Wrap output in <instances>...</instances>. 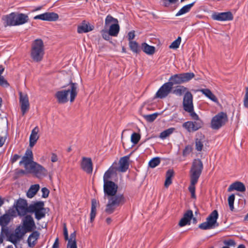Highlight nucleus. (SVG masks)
Returning <instances> with one entry per match:
<instances>
[{"label":"nucleus","instance_id":"f8f14e48","mask_svg":"<svg viewBox=\"0 0 248 248\" xmlns=\"http://www.w3.org/2000/svg\"><path fill=\"white\" fill-rule=\"evenodd\" d=\"M183 107L184 110L189 113V114L195 112L193 103V95L189 91L186 92L184 94Z\"/></svg>","mask_w":248,"mask_h":248},{"label":"nucleus","instance_id":"cd10ccee","mask_svg":"<svg viewBox=\"0 0 248 248\" xmlns=\"http://www.w3.org/2000/svg\"><path fill=\"white\" fill-rule=\"evenodd\" d=\"M128 159L129 157L128 156H125L121 158L119 161V171L125 172L127 170L129 167Z\"/></svg>","mask_w":248,"mask_h":248},{"label":"nucleus","instance_id":"de8ad7c7","mask_svg":"<svg viewBox=\"0 0 248 248\" xmlns=\"http://www.w3.org/2000/svg\"><path fill=\"white\" fill-rule=\"evenodd\" d=\"M235 200V195L233 194H232L228 197V203L229 205L230 209L231 211H233L234 209V202Z\"/></svg>","mask_w":248,"mask_h":248},{"label":"nucleus","instance_id":"6e6552de","mask_svg":"<svg viewBox=\"0 0 248 248\" xmlns=\"http://www.w3.org/2000/svg\"><path fill=\"white\" fill-rule=\"evenodd\" d=\"M218 217L217 211L216 210L212 211L206 218V221L203 222L199 225V228L202 230H209L213 229L218 226L217 219Z\"/></svg>","mask_w":248,"mask_h":248},{"label":"nucleus","instance_id":"e433bc0d","mask_svg":"<svg viewBox=\"0 0 248 248\" xmlns=\"http://www.w3.org/2000/svg\"><path fill=\"white\" fill-rule=\"evenodd\" d=\"M141 46L143 52L148 55H152L155 52V47L153 46H149L146 43H142Z\"/></svg>","mask_w":248,"mask_h":248},{"label":"nucleus","instance_id":"1a4fd4ad","mask_svg":"<svg viewBox=\"0 0 248 248\" xmlns=\"http://www.w3.org/2000/svg\"><path fill=\"white\" fill-rule=\"evenodd\" d=\"M43 202H37L30 205V213H34L35 218L39 220L46 217V208Z\"/></svg>","mask_w":248,"mask_h":248},{"label":"nucleus","instance_id":"f257e3e1","mask_svg":"<svg viewBox=\"0 0 248 248\" xmlns=\"http://www.w3.org/2000/svg\"><path fill=\"white\" fill-rule=\"evenodd\" d=\"M203 165L200 159H195L192 162L190 170V184L188 187V190L191 194L192 198H196L195 185L202 174Z\"/></svg>","mask_w":248,"mask_h":248},{"label":"nucleus","instance_id":"f03ea898","mask_svg":"<svg viewBox=\"0 0 248 248\" xmlns=\"http://www.w3.org/2000/svg\"><path fill=\"white\" fill-rule=\"evenodd\" d=\"M69 88L66 90H62L56 93L55 96L59 104H64L68 102V95L70 93L71 102H73L78 94V84L70 81L68 85Z\"/></svg>","mask_w":248,"mask_h":248},{"label":"nucleus","instance_id":"4d7b16f0","mask_svg":"<svg viewBox=\"0 0 248 248\" xmlns=\"http://www.w3.org/2000/svg\"><path fill=\"white\" fill-rule=\"evenodd\" d=\"M0 85L4 87H7L9 85L7 81L4 79L1 75L0 76Z\"/></svg>","mask_w":248,"mask_h":248},{"label":"nucleus","instance_id":"4468645a","mask_svg":"<svg viewBox=\"0 0 248 248\" xmlns=\"http://www.w3.org/2000/svg\"><path fill=\"white\" fill-rule=\"evenodd\" d=\"M103 188L105 196L110 197L117 195L116 193L118 188V186L112 181L104 182Z\"/></svg>","mask_w":248,"mask_h":248},{"label":"nucleus","instance_id":"a878e982","mask_svg":"<svg viewBox=\"0 0 248 248\" xmlns=\"http://www.w3.org/2000/svg\"><path fill=\"white\" fill-rule=\"evenodd\" d=\"M39 132V128L38 126L35 127L31 131V134L30 136V146L32 147L36 143L39 139L38 135Z\"/></svg>","mask_w":248,"mask_h":248},{"label":"nucleus","instance_id":"052dcab7","mask_svg":"<svg viewBox=\"0 0 248 248\" xmlns=\"http://www.w3.org/2000/svg\"><path fill=\"white\" fill-rule=\"evenodd\" d=\"M20 158V156L17 154H15L13 155L11 158V161L12 163L16 162L19 158Z\"/></svg>","mask_w":248,"mask_h":248},{"label":"nucleus","instance_id":"680f3d73","mask_svg":"<svg viewBox=\"0 0 248 248\" xmlns=\"http://www.w3.org/2000/svg\"><path fill=\"white\" fill-rule=\"evenodd\" d=\"M58 156L55 153L51 154V161L52 162H56L58 161Z\"/></svg>","mask_w":248,"mask_h":248},{"label":"nucleus","instance_id":"473e14b6","mask_svg":"<svg viewBox=\"0 0 248 248\" xmlns=\"http://www.w3.org/2000/svg\"><path fill=\"white\" fill-rule=\"evenodd\" d=\"M120 31V26L118 23L112 24L109 26V33L111 36H117Z\"/></svg>","mask_w":248,"mask_h":248},{"label":"nucleus","instance_id":"423d86ee","mask_svg":"<svg viewBox=\"0 0 248 248\" xmlns=\"http://www.w3.org/2000/svg\"><path fill=\"white\" fill-rule=\"evenodd\" d=\"M194 121H187L183 124L182 126L188 132H193L201 128L203 125V121L195 112L189 114Z\"/></svg>","mask_w":248,"mask_h":248},{"label":"nucleus","instance_id":"aec40b11","mask_svg":"<svg viewBox=\"0 0 248 248\" xmlns=\"http://www.w3.org/2000/svg\"><path fill=\"white\" fill-rule=\"evenodd\" d=\"M213 19L217 21H230L233 18L232 14L231 12L215 13L212 15Z\"/></svg>","mask_w":248,"mask_h":248},{"label":"nucleus","instance_id":"0e129e2a","mask_svg":"<svg viewBox=\"0 0 248 248\" xmlns=\"http://www.w3.org/2000/svg\"><path fill=\"white\" fill-rule=\"evenodd\" d=\"M6 137H0V147L2 146L5 142Z\"/></svg>","mask_w":248,"mask_h":248},{"label":"nucleus","instance_id":"37998d69","mask_svg":"<svg viewBox=\"0 0 248 248\" xmlns=\"http://www.w3.org/2000/svg\"><path fill=\"white\" fill-rule=\"evenodd\" d=\"M160 163V158L158 157H154L149 162V166L152 168H154L158 166Z\"/></svg>","mask_w":248,"mask_h":248},{"label":"nucleus","instance_id":"a18cd8bd","mask_svg":"<svg viewBox=\"0 0 248 248\" xmlns=\"http://www.w3.org/2000/svg\"><path fill=\"white\" fill-rule=\"evenodd\" d=\"M203 141L201 139H196L195 140V148L198 151H201L203 148Z\"/></svg>","mask_w":248,"mask_h":248},{"label":"nucleus","instance_id":"e2e57ef3","mask_svg":"<svg viewBox=\"0 0 248 248\" xmlns=\"http://www.w3.org/2000/svg\"><path fill=\"white\" fill-rule=\"evenodd\" d=\"M59 247V238L57 237L55 240V242L52 246V248H58Z\"/></svg>","mask_w":248,"mask_h":248},{"label":"nucleus","instance_id":"8fccbe9b","mask_svg":"<svg viewBox=\"0 0 248 248\" xmlns=\"http://www.w3.org/2000/svg\"><path fill=\"white\" fill-rule=\"evenodd\" d=\"M181 41V37H178L177 39L174 41L170 46V48L176 49L179 47Z\"/></svg>","mask_w":248,"mask_h":248},{"label":"nucleus","instance_id":"ddd939ff","mask_svg":"<svg viewBox=\"0 0 248 248\" xmlns=\"http://www.w3.org/2000/svg\"><path fill=\"white\" fill-rule=\"evenodd\" d=\"M15 206L18 215L20 217H24L26 216L28 213H30V206H28L27 202L25 200L18 199L16 202Z\"/></svg>","mask_w":248,"mask_h":248},{"label":"nucleus","instance_id":"2eb2a0df","mask_svg":"<svg viewBox=\"0 0 248 248\" xmlns=\"http://www.w3.org/2000/svg\"><path fill=\"white\" fill-rule=\"evenodd\" d=\"M22 223L21 226L27 232H32L36 228L35 222L31 215L25 216L22 220Z\"/></svg>","mask_w":248,"mask_h":248},{"label":"nucleus","instance_id":"c9c22d12","mask_svg":"<svg viewBox=\"0 0 248 248\" xmlns=\"http://www.w3.org/2000/svg\"><path fill=\"white\" fill-rule=\"evenodd\" d=\"M68 242L67 248H78L76 240V232L72 233L70 235V238H68Z\"/></svg>","mask_w":248,"mask_h":248},{"label":"nucleus","instance_id":"49530a36","mask_svg":"<svg viewBox=\"0 0 248 248\" xmlns=\"http://www.w3.org/2000/svg\"><path fill=\"white\" fill-rule=\"evenodd\" d=\"M158 116L157 113H155L152 114L146 115L144 116L145 120L148 122H153L156 119Z\"/></svg>","mask_w":248,"mask_h":248},{"label":"nucleus","instance_id":"72a5a7b5","mask_svg":"<svg viewBox=\"0 0 248 248\" xmlns=\"http://www.w3.org/2000/svg\"><path fill=\"white\" fill-rule=\"evenodd\" d=\"M195 2L183 6L176 14V16H179L189 12L194 5Z\"/></svg>","mask_w":248,"mask_h":248},{"label":"nucleus","instance_id":"ea45409f","mask_svg":"<svg viewBox=\"0 0 248 248\" xmlns=\"http://www.w3.org/2000/svg\"><path fill=\"white\" fill-rule=\"evenodd\" d=\"M116 24L118 23V20L117 18H115L112 17L111 15H108L107 16L105 19V26H108L110 24Z\"/></svg>","mask_w":248,"mask_h":248},{"label":"nucleus","instance_id":"c756f323","mask_svg":"<svg viewBox=\"0 0 248 248\" xmlns=\"http://www.w3.org/2000/svg\"><path fill=\"white\" fill-rule=\"evenodd\" d=\"M11 219V216L8 214H5L0 217V225L2 228V232L4 231V227H6L9 223Z\"/></svg>","mask_w":248,"mask_h":248},{"label":"nucleus","instance_id":"6e6d98bb","mask_svg":"<svg viewBox=\"0 0 248 248\" xmlns=\"http://www.w3.org/2000/svg\"><path fill=\"white\" fill-rule=\"evenodd\" d=\"M102 37L106 40H109L110 39V34L109 33V31H102Z\"/></svg>","mask_w":248,"mask_h":248},{"label":"nucleus","instance_id":"0eeeda50","mask_svg":"<svg viewBox=\"0 0 248 248\" xmlns=\"http://www.w3.org/2000/svg\"><path fill=\"white\" fill-rule=\"evenodd\" d=\"M194 77L195 74L192 72L177 74L171 76L168 82L170 83L171 86L173 87V85L187 82Z\"/></svg>","mask_w":248,"mask_h":248},{"label":"nucleus","instance_id":"f704fd0d","mask_svg":"<svg viewBox=\"0 0 248 248\" xmlns=\"http://www.w3.org/2000/svg\"><path fill=\"white\" fill-rule=\"evenodd\" d=\"M174 175V171L172 170H169L166 173V180L164 186L168 187L172 183V177Z\"/></svg>","mask_w":248,"mask_h":248},{"label":"nucleus","instance_id":"864d4df0","mask_svg":"<svg viewBox=\"0 0 248 248\" xmlns=\"http://www.w3.org/2000/svg\"><path fill=\"white\" fill-rule=\"evenodd\" d=\"M42 192V197L44 198H46L48 196L49 191L46 187H43L41 189Z\"/></svg>","mask_w":248,"mask_h":248},{"label":"nucleus","instance_id":"69168bd1","mask_svg":"<svg viewBox=\"0 0 248 248\" xmlns=\"http://www.w3.org/2000/svg\"><path fill=\"white\" fill-rule=\"evenodd\" d=\"M4 70V67L2 65H0V76L1 75V74L3 73V71Z\"/></svg>","mask_w":248,"mask_h":248},{"label":"nucleus","instance_id":"9b49d317","mask_svg":"<svg viewBox=\"0 0 248 248\" xmlns=\"http://www.w3.org/2000/svg\"><path fill=\"white\" fill-rule=\"evenodd\" d=\"M26 170L28 173H32L38 178H42L46 176L48 173L46 168L36 162H33Z\"/></svg>","mask_w":248,"mask_h":248},{"label":"nucleus","instance_id":"7c9ffc66","mask_svg":"<svg viewBox=\"0 0 248 248\" xmlns=\"http://www.w3.org/2000/svg\"><path fill=\"white\" fill-rule=\"evenodd\" d=\"M203 94L208 97L213 102H218L217 97L214 95L212 92L208 89H202L199 90Z\"/></svg>","mask_w":248,"mask_h":248},{"label":"nucleus","instance_id":"2f4dec72","mask_svg":"<svg viewBox=\"0 0 248 248\" xmlns=\"http://www.w3.org/2000/svg\"><path fill=\"white\" fill-rule=\"evenodd\" d=\"M40 188L38 184L31 185L27 192V196L29 198H31L34 196Z\"/></svg>","mask_w":248,"mask_h":248},{"label":"nucleus","instance_id":"bb28decb","mask_svg":"<svg viewBox=\"0 0 248 248\" xmlns=\"http://www.w3.org/2000/svg\"><path fill=\"white\" fill-rule=\"evenodd\" d=\"M117 169L111 166L104 173L103 176V182H111L110 179L113 175L116 172Z\"/></svg>","mask_w":248,"mask_h":248},{"label":"nucleus","instance_id":"4be33fe9","mask_svg":"<svg viewBox=\"0 0 248 248\" xmlns=\"http://www.w3.org/2000/svg\"><path fill=\"white\" fill-rule=\"evenodd\" d=\"M94 29L93 25H91L89 22L83 20L77 28V32L78 33H87L93 31Z\"/></svg>","mask_w":248,"mask_h":248},{"label":"nucleus","instance_id":"c03bdc74","mask_svg":"<svg viewBox=\"0 0 248 248\" xmlns=\"http://www.w3.org/2000/svg\"><path fill=\"white\" fill-rule=\"evenodd\" d=\"M140 139V136L137 133H133L131 137V141L134 144H137Z\"/></svg>","mask_w":248,"mask_h":248},{"label":"nucleus","instance_id":"f3484780","mask_svg":"<svg viewBox=\"0 0 248 248\" xmlns=\"http://www.w3.org/2000/svg\"><path fill=\"white\" fill-rule=\"evenodd\" d=\"M172 89L170 83L168 82L165 83L156 93L155 97L160 99L164 98L170 93Z\"/></svg>","mask_w":248,"mask_h":248},{"label":"nucleus","instance_id":"13d9d810","mask_svg":"<svg viewBox=\"0 0 248 248\" xmlns=\"http://www.w3.org/2000/svg\"><path fill=\"white\" fill-rule=\"evenodd\" d=\"M135 31H131L128 32V39L129 42L132 41V40L135 38Z\"/></svg>","mask_w":248,"mask_h":248},{"label":"nucleus","instance_id":"79ce46f5","mask_svg":"<svg viewBox=\"0 0 248 248\" xmlns=\"http://www.w3.org/2000/svg\"><path fill=\"white\" fill-rule=\"evenodd\" d=\"M130 49L134 53H138L140 52V49L138 44L136 41H130L129 43Z\"/></svg>","mask_w":248,"mask_h":248},{"label":"nucleus","instance_id":"4c0bfd02","mask_svg":"<svg viewBox=\"0 0 248 248\" xmlns=\"http://www.w3.org/2000/svg\"><path fill=\"white\" fill-rule=\"evenodd\" d=\"M175 128L171 127L168 128L160 133L159 138L161 139H165L170 136L174 132Z\"/></svg>","mask_w":248,"mask_h":248},{"label":"nucleus","instance_id":"603ef678","mask_svg":"<svg viewBox=\"0 0 248 248\" xmlns=\"http://www.w3.org/2000/svg\"><path fill=\"white\" fill-rule=\"evenodd\" d=\"M192 152V147L189 145H187L185 147V149L183 151V155L184 156H186L189 155Z\"/></svg>","mask_w":248,"mask_h":248},{"label":"nucleus","instance_id":"a19ab883","mask_svg":"<svg viewBox=\"0 0 248 248\" xmlns=\"http://www.w3.org/2000/svg\"><path fill=\"white\" fill-rule=\"evenodd\" d=\"M27 232L22 228V226L17 227L15 232V233L19 237L20 240Z\"/></svg>","mask_w":248,"mask_h":248},{"label":"nucleus","instance_id":"3c124183","mask_svg":"<svg viewBox=\"0 0 248 248\" xmlns=\"http://www.w3.org/2000/svg\"><path fill=\"white\" fill-rule=\"evenodd\" d=\"M244 106L248 108V87L246 88V93L244 98Z\"/></svg>","mask_w":248,"mask_h":248},{"label":"nucleus","instance_id":"5fc2aeb1","mask_svg":"<svg viewBox=\"0 0 248 248\" xmlns=\"http://www.w3.org/2000/svg\"><path fill=\"white\" fill-rule=\"evenodd\" d=\"M223 243L228 246H234L235 245V241L232 239L225 240Z\"/></svg>","mask_w":248,"mask_h":248},{"label":"nucleus","instance_id":"6ab92c4d","mask_svg":"<svg viewBox=\"0 0 248 248\" xmlns=\"http://www.w3.org/2000/svg\"><path fill=\"white\" fill-rule=\"evenodd\" d=\"M34 19H40L42 20L55 21L58 19L59 16L54 12H46L42 14L35 16Z\"/></svg>","mask_w":248,"mask_h":248},{"label":"nucleus","instance_id":"39448f33","mask_svg":"<svg viewBox=\"0 0 248 248\" xmlns=\"http://www.w3.org/2000/svg\"><path fill=\"white\" fill-rule=\"evenodd\" d=\"M125 202V199L123 194L108 198L105 209L106 213L109 215L112 214L118 206L124 204Z\"/></svg>","mask_w":248,"mask_h":248},{"label":"nucleus","instance_id":"20e7f679","mask_svg":"<svg viewBox=\"0 0 248 248\" xmlns=\"http://www.w3.org/2000/svg\"><path fill=\"white\" fill-rule=\"evenodd\" d=\"M6 26H16L23 25L29 21L27 15L22 13H12L6 15L2 18Z\"/></svg>","mask_w":248,"mask_h":248},{"label":"nucleus","instance_id":"a211bd4d","mask_svg":"<svg viewBox=\"0 0 248 248\" xmlns=\"http://www.w3.org/2000/svg\"><path fill=\"white\" fill-rule=\"evenodd\" d=\"M19 103L22 115H24L28 111L30 107V103L28 96L26 93L19 92Z\"/></svg>","mask_w":248,"mask_h":248},{"label":"nucleus","instance_id":"7ed1b4c3","mask_svg":"<svg viewBox=\"0 0 248 248\" xmlns=\"http://www.w3.org/2000/svg\"><path fill=\"white\" fill-rule=\"evenodd\" d=\"M45 54V46L41 39L34 40L31 45L30 56L35 62H41Z\"/></svg>","mask_w":248,"mask_h":248},{"label":"nucleus","instance_id":"58836bf2","mask_svg":"<svg viewBox=\"0 0 248 248\" xmlns=\"http://www.w3.org/2000/svg\"><path fill=\"white\" fill-rule=\"evenodd\" d=\"M187 89L183 86H178L173 91V93L176 95L181 96L184 93L187 92Z\"/></svg>","mask_w":248,"mask_h":248},{"label":"nucleus","instance_id":"9d476101","mask_svg":"<svg viewBox=\"0 0 248 248\" xmlns=\"http://www.w3.org/2000/svg\"><path fill=\"white\" fill-rule=\"evenodd\" d=\"M228 121L226 113L220 112L214 116L211 122V126L213 129L217 130L224 125Z\"/></svg>","mask_w":248,"mask_h":248},{"label":"nucleus","instance_id":"b1692460","mask_svg":"<svg viewBox=\"0 0 248 248\" xmlns=\"http://www.w3.org/2000/svg\"><path fill=\"white\" fill-rule=\"evenodd\" d=\"M228 191L236 190L239 192H243L246 191V187L244 184L239 181H236L232 183L229 187Z\"/></svg>","mask_w":248,"mask_h":248},{"label":"nucleus","instance_id":"774afa93","mask_svg":"<svg viewBox=\"0 0 248 248\" xmlns=\"http://www.w3.org/2000/svg\"><path fill=\"white\" fill-rule=\"evenodd\" d=\"M27 173H28V172L26 171V170H20L18 171V173L26 174Z\"/></svg>","mask_w":248,"mask_h":248},{"label":"nucleus","instance_id":"09e8293b","mask_svg":"<svg viewBox=\"0 0 248 248\" xmlns=\"http://www.w3.org/2000/svg\"><path fill=\"white\" fill-rule=\"evenodd\" d=\"M8 239L14 245H16L17 243V242L20 240L18 236H17L15 233L11 234L9 236Z\"/></svg>","mask_w":248,"mask_h":248},{"label":"nucleus","instance_id":"393cba45","mask_svg":"<svg viewBox=\"0 0 248 248\" xmlns=\"http://www.w3.org/2000/svg\"><path fill=\"white\" fill-rule=\"evenodd\" d=\"M39 236V232L36 231L33 232L30 235L27 240L28 245L30 247L32 248L36 245Z\"/></svg>","mask_w":248,"mask_h":248},{"label":"nucleus","instance_id":"412c9836","mask_svg":"<svg viewBox=\"0 0 248 248\" xmlns=\"http://www.w3.org/2000/svg\"><path fill=\"white\" fill-rule=\"evenodd\" d=\"M93 163L91 158L83 157L81 162V168L86 173L91 174L93 172Z\"/></svg>","mask_w":248,"mask_h":248},{"label":"nucleus","instance_id":"5701e85b","mask_svg":"<svg viewBox=\"0 0 248 248\" xmlns=\"http://www.w3.org/2000/svg\"><path fill=\"white\" fill-rule=\"evenodd\" d=\"M193 216V212L190 210H187L184 214L183 217L180 220L179 222V226L183 227L187 224H190L191 219Z\"/></svg>","mask_w":248,"mask_h":248},{"label":"nucleus","instance_id":"338daca9","mask_svg":"<svg viewBox=\"0 0 248 248\" xmlns=\"http://www.w3.org/2000/svg\"><path fill=\"white\" fill-rule=\"evenodd\" d=\"M111 221H112V220H111V218L108 217L106 218V222L108 224H110Z\"/></svg>","mask_w":248,"mask_h":248},{"label":"nucleus","instance_id":"dca6fc26","mask_svg":"<svg viewBox=\"0 0 248 248\" xmlns=\"http://www.w3.org/2000/svg\"><path fill=\"white\" fill-rule=\"evenodd\" d=\"M33 160V155L32 151L30 149H27L19 164L20 165L23 164L25 169L26 170L33 162H34Z\"/></svg>","mask_w":248,"mask_h":248},{"label":"nucleus","instance_id":"c85d7f7f","mask_svg":"<svg viewBox=\"0 0 248 248\" xmlns=\"http://www.w3.org/2000/svg\"><path fill=\"white\" fill-rule=\"evenodd\" d=\"M99 204L98 202L95 199L92 200L91 211L90 213V221L91 222H93L96 215V208Z\"/></svg>","mask_w":248,"mask_h":248},{"label":"nucleus","instance_id":"bf43d9fd","mask_svg":"<svg viewBox=\"0 0 248 248\" xmlns=\"http://www.w3.org/2000/svg\"><path fill=\"white\" fill-rule=\"evenodd\" d=\"M63 235L64 237V239L65 240H68V232L66 226V225L64 224L63 226Z\"/></svg>","mask_w":248,"mask_h":248}]
</instances>
